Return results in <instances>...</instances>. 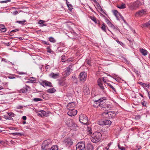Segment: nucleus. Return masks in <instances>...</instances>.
Segmentation results:
<instances>
[{
	"mask_svg": "<svg viewBox=\"0 0 150 150\" xmlns=\"http://www.w3.org/2000/svg\"><path fill=\"white\" fill-rule=\"evenodd\" d=\"M75 104L73 102H71L69 103L67 105V107L68 109L71 108L72 109H74L75 107Z\"/></svg>",
	"mask_w": 150,
	"mask_h": 150,
	"instance_id": "21",
	"label": "nucleus"
},
{
	"mask_svg": "<svg viewBox=\"0 0 150 150\" xmlns=\"http://www.w3.org/2000/svg\"><path fill=\"white\" fill-rule=\"evenodd\" d=\"M104 114L106 115L108 114L109 118H113L114 117H115L116 115V114L114 112H105L103 113L102 115H103Z\"/></svg>",
	"mask_w": 150,
	"mask_h": 150,
	"instance_id": "17",
	"label": "nucleus"
},
{
	"mask_svg": "<svg viewBox=\"0 0 150 150\" xmlns=\"http://www.w3.org/2000/svg\"><path fill=\"white\" fill-rule=\"evenodd\" d=\"M150 86V83H149L148 84L145 83V85H144L143 87L144 88H149Z\"/></svg>",
	"mask_w": 150,
	"mask_h": 150,
	"instance_id": "40",
	"label": "nucleus"
},
{
	"mask_svg": "<svg viewBox=\"0 0 150 150\" xmlns=\"http://www.w3.org/2000/svg\"><path fill=\"white\" fill-rule=\"evenodd\" d=\"M18 13V11H15L13 12V14L14 15H16V14H17Z\"/></svg>",
	"mask_w": 150,
	"mask_h": 150,
	"instance_id": "50",
	"label": "nucleus"
},
{
	"mask_svg": "<svg viewBox=\"0 0 150 150\" xmlns=\"http://www.w3.org/2000/svg\"><path fill=\"white\" fill-rule=\"evenodd\" d=\"M107 85L108 86H109L111 88H112L114 91H115V88L113 87L109 83H107Z\"/></svg>",
	"mask_w": 150,
	"mask_h": 150,
	"instance_id": "36",
	"label": "nucleus"
},
{
	"mask_svg": "<svg viewBox=\"0 0 150 150\" xmlns=\"http://www.w3.org/2000/svg\"><path fill=\"white\" fill-rule=\"evenodd\" d=\"M91 19L94 22L96 23V20L95 18L94 17H91Z\"/></svg>",
	"mask_w": 150,
	"mask_h": 150,
	"instance_id": "47",
	"label": "nucleus"
},
{
	"mask_svg": "<svg viewBox=\"0 0 150 150\" xmlns=\"http://www.w3.org/2000/svg\"><path fill=\"white\" fill-rule=\"evenodd\" d=\"M138 83L140 84V85L142 86L143 87L144 85H145V83H144L142 82H139Z\"/></svg>",
	"mask_w": 150,
	"mask_h": 150,
	"instance_id": "49",
	"label": "nucleus"
},
{
	"mask_svg": "<svg viewBox=\"0 0 150 150\" xmlns=\"http://www.w3.org/2000/svg\"><path fill=\"white\" fill-rule=\"evenodd\" d=\"M65 56H63L62 58V61L63 62H64L65 61L64 59Z\"/></svg>",
	"mask_w": 150,
	"mask_h": 150,
	"instance_id": "51",
	"label": "nucleus"
},
{
	"mask_svg": "<svg viewBox=\"0 0 150 150\" xmlns=\"http://www.w3.org/2000/svg\"><path fill=\"white\" fill-rule=\"evenodd\" d=\"M49 41L52 42H56V40L52 37H50L49 38Z\"/></svg>",
	"mask_w": 150,
	"mask_h": 150,
	"instance_id": "35",
	"label": "nucleus"
},
{
	"mask_svg": "<svg viewBox=\"0 0 150 150\" xmlns=\"http://www.w3.org/2000/svg\"><path fill=\"white\" fill-rule=\"evenodd\" d=\"M51 143V141L50 140L44 141L42 145V148L43 150H47L49 149V145Z\"/></svg>",
	"mask_w": 150,
	"mask_h": 150,
	"instance_id": "6",
	"label": "nucleus"
},
{
	"mask_svg": "<svg viewBox=\"0 0 150 150\" xmlns=\"http://www.w3.org/2000/svg\"><path fill=\"white\" fill-rule=\"evenodd\" d=\"M3 43L5 45H6L7 46H10L11 44L10 42L5 43V42H4Z\"/></svg>",
	"mask_w": 150,
	"mask_h": 150,
	"instance_id": "48",
	"label": "nucleus"
},
{
	"mask_svg": "<svg viewBox=\"0 0 150 150\" xmlns=\"http://www.w3.org/2000/svg\"><path fill=\"white\" fill-rule=\"evenodd\" d=\"M66 2L67 6L69 10H71L73 8L72 6L69 4V2L67 0H66Z\"/></svg>",
	"mask_w": 150,
	"mask_h": 150,
	"instance_id": "26",
	"label": "nucleus"
},
{
	"mask_svg": "<svg viewBox=\"0 0 150 150\" xmlns=\"http://www.w3.org/2000/svg\"><path fill=\"white\" fill-rule=\"evenodd\" d=\"M18 74L20 75L24 74H25V73H23L22 72H19Z\"/></svg>",
	"mask_w": 150,
	"mask_h": 150,
	"instance_id": "52",
	"label": "nucleus"
},
{
	"mask_svg": "<svg viewBox=\"0 0 150 150\" xmlns=\"http://www.w3.org/2000/svg\"><path fill=\"white\" fill-rule=\"evenodd\" d=\"M40 84L43 86H52L51 83L49 81H43L40 82Z\"/></svg>",
	"mask_w": 150,
	"mask_h": 150,
	"instance_id": "13",
	"label": "nucleus"
},
{
	"mask_svg": "<svg viewBox=\"0 0 150 150\" xmlns=\"http://www.w3.org/2000/svg\"><path fill=\"white\" fill-rule=\"evenodd\" d=\"M56 90L54 88H50L47 90V92L50 93H52L55 92Z\"/></svg>",
	"mask_w": 150,
	"mask_h": 150,
	"instance_id": "27",
	"label": "nucleus"
},
{
	"mask_svg": "<svg viewBox=\"0 0 150 150\" xmlns=\"http://www.w3.org/2000/svg\"><path fill=\"white\" fill-rule=\"evenodd\" d=\"M14 135L21 136L23 134L22 133H12Z\"/></svg>",
	"mask_w": 150,
	"mask_h": 150,
	"instance_id": "39",
	"label": "nucleus"
},
{
	"mask_svg": "<svg viewBox=\"0 0 150 150\" xmlns=\"http://www.w3.org/2000/svg\"><path fill=\"white\" fill-rule=\"evenodd\" d=\"M72 67V66L71 65H69L65 71L62 74L64 75V77L68 76L70 74L71 71H72V70L71 69Z\"/></svg>",
	"mask_w": 150,
	"mask_h": 150,
	"instance_id": "9",
	"label": "nucleus"
},
{
	"mask_svg": "<svg viewBox=\"0 0 150 150\" xmlns=\"http://www.w3.org/2000/svg\"><path fill=\"white\" fill-rule=\"evenodd\" d=\"M105 22L108 24V26L114 29H117V28H116L115 26L108 20L107 18H105Z\"/></svg>",
	"mask_w": 150,
	"mask_h": 150,
	"instance_id": "16",
	"label": "nucleus"
},
{
	"mask_svg": "<svg viewBox=\"0 0 150 150\" xmlns=\"http://www.w3.org/2000/svg\"><path fill=\"white\" fill-rule=\"evenodd\" d=\"M87 91V94H88V93H90V92H89V89L88 88L87 90H86Z\"/></svg>",
	"mask_w": 150,
	"mask_h": 150,
	"instance_id": "63",
	"label": "nucleus"
},
{
	"mask_svg": "<svg viewBox=\"0 0 150 150\" xmlns=\"http://www.w3.org/2000/svg\"><path fill=\"white\" fill-rule=\"evenodd\" d=\"M10 129L12 130H17V129L14 128L13 127H11V128Z\"/></svg>",
	"mask_w": 150,
	"mask_h": 150,
	"instance_id": "61",
	"label": "nucleus"
},
{
	"mask_svg": "<svg viewBox=\"0 0 150 150\" xmlns=\"http://www.w3.org/2000/svg\"><path fill=\"white\" fill-rule=\"evenodd\" d=\"M143 26L144 27H150V21L149 22L144 23L143 25Z\"/></svg>",
	"mask_w": 150,
	"mask_h": 150,
	"instance_id": "32",
	"label": "nucleus"
},
{
	"mask_svg": "<svg viewBox=\"0 0 150 150\" xmlns=\"http://www.w3.org/2000/svg\"><path fill=\"white\" fill-rule=\"evenodd\" d=\"M45 22V21L42 20H40L39 21L38 23L42 25V26H46V24H44Z\"/></svg>",
	"mask_w": 150,
	"mask_h": 150,
	"instance_id": "30",
	"label": "nucleus"
},
{
	"mask_svg": "<svg viewBox=\"0 0 150 150\" xmlns=\"http://www.w3.org/2000/svg\"><path fill=\"white\" fill-rule=\"evenodd\" d=\"M105 100L104 98H103L99 99L98 100H96L94 102L93 106L95 107H98L100 106L103 104V102Z\"/></svg>",
	"mask_w": 150,
	"mask_h": 150,
	"instance_id": "5",
	"label": "nucleus"
},
{
	"mask_svg": "<svg viewBox=\"0 0 150 150\" xmlns=\"http://www.w3.org/2000/svg\"><path fill=\"white\" fill-rule=\"evenodd\" d=\"M102 80L101 79H99L98 80V85L102 90L104 89L105 88L103 86V84L102 83Z\"/></svg>",
	"mask_w": 150,
	"mask_h": 150,
	"instance_id": "20",
	"label": "nucleus"
},
{
	"mask_svg": "<svg viewBox=\"0 0 150 150\" xmlns=\"http://www.w3.org/2000/svg\"><path fill=\"white\" fill-rule=\"evenodd\" d=\"M49 76L52 78L56 79L59 77V73H57L55 74L54 73H52L49 75Z\"/></svg>",
	"mask_w": 150,
	"mask_h": 150,
	"instance_id": "18",
	"label": "nucleus"
},
{
	"mask_svg": "<svg viewBox=\"0 0 150 150\" xmlns=\"http://www.w3.org/2000/svg\"><path fill=\"white\" fill-rule=\"evenodd\" d=\"M141 148V146L137 145L136 146V150H139Z\"/></svg>",
	"mask_w": 150,
	"mask_h": 150,
	"instance_id": "45",
	"label": "nucleus"
},
{
	"mask_svg": "<svg viewBox=\"0 0 150 150\" xmlns=\"http://www.w3.org/2000/svg\"><path fill=\"white\" fill-rule=\"evenodd\" d=\"M6 29L5 28H2L1 29V32H5L6 31Z\"/></svg>",
	"mask_w": 150,
	"mask_h": 150,
	"instance_id": "41",
	"label": "nucleus"
},
{
	"mask_svg": "<svg viewBox=\"0 0 150 150\" xmlns=\"http://www.w3.org/2000/svg\"><path fill=\"white\" fill-rule=\"evenodd\" d=\"M120 149L121 150H125V148L123 146H122L121 148H120Z\"/></svg>",
	"mask_w": 150,
	"mask_h": 150,
	"instance_id": "55",
	"label": "nucleus"
},
{
	"mask_svg": "<svg viewBox=\"0 0 150 150\" xmlns=\"http://www.w3.org/2000/svg\"><path fill=\"white\" fill-rule=\"evenodd\" d=\"M120 17L124 21V22H125V20H124V18L120 14Z\"/></svg>",
	"mask_w": 150,
	"mask_h": 150,
	"instance_id": "57",
	"label": "nucleus"
},
{
	"mask_svg": "<svg viewBox=\"0 0 150 150\" xmlns=\"http://www.w3.org/2000/svg\"><path fill=\"white\" fill-rule=\"evenodd\" d=\"M79 120L81 123L84 125L86 124L88 121V117L84 115H80L79 116Z\"/></svg>",
	"mask_w": 150,
	"mask_h": 150,
	"instance_id": "4",
	"label": "nucleus"
},
{
	"mask_svg": "<svg viewBox=\"0 0 150 150\" xmlns=\"http://www.w3.org/2000/svg\"><path fill=\"white\" fill-rule=\"evenodd\" d=\"M58 148L57 146L56 145H54L52 146L50 150H58Z\"/></svg>",
	"mask_w": 150,
	"mask_h": 150,
	"instance_id": "31",
	"label": "nucleus"
},
{
	"mask_svg": "<svg viewBox=\"0 0 150 150\" xmlns=\"http://www.w3.org/2000/svg\"><path fill=\"white\" fill-rule=\"evenodd\" d=\"M102 80L104 82V84L105 86H106V85H107V83H108L107 82L109 81L106 78L104 77H102Z\"/></svg>",
	"mask_w": 150,
	"mask_h": 150,
	"instance_id": "29",
	"label": "nucleus"
},
{
	"mask_svg": "<svg viewBox=\"0 0 150 150\" xmlns=\"http://www.w3.org/2000/svg\"><path fill=\"white\" fill-rule=\"evenodd\" d=\"M46 115V112L44 110H41L38 113V115L39 116H40L41 117H43Z\"/></svg>",
	"mask_w": 150,
	"mask_h": 150,
	"instance_id": "22",
	"label": "nucleus"
},
{
	"mask_svg": "<svg viewBox=\"0 0 150 150\" xmlns=\"http://www.w3.org/2000/svg\"><path fill=\"white\" fill-rule=\"evenodd\" d=\"M64 142L66 145L69 147L72 145L73 143L71 139L70 138L65 139L64 141Z\"/></svg>",
	"mask_w": 150,
	"mask_h": 150,
	"instance_id": "12",
	"label": "nucleus"
},
{
	"mask_svg": "<svg viewBox=\"0 0 150 150\" xmlns=\"http://www.w3.org/2000/svg\"><path fill=\"white\" fill-rule=\"evenodd\" d=\"M25 21H17V22L19 24H23L25 22Z\"/></svg>",
	"mask_w": 150,
	"mask_h": 150,
	"instance_id": "43",
	"label": "nucleus"
},
{
	"mask_svg": "<svg viewBox=\"0 0 150 150\" xmlns=\"http://www.w3.org/2000/svg\"><path fill=\"white\" fill-rule=\"evenodd\" d=\"M142 104L143 105L145 106L146 104L145 102L144 101L143 102H142Z\"/></svg>",
	"mask_w": 150,
	"mask_h": 150,
	"instance_id": "53",
	"label": "nucleus"
},
{
	"mask_svg": "<svg viewBox=\"0 0 150 150\" xmlns=\"http://www.w3.org/2000/svg\"><path fill=\"white\" fill-rule=\"evenodd\" d=\"M22 118L23 120H25L26 119V117L25 116H23Z\"/></svg>",
	"mask_w": 150,
	"mask_h": 150,
	"instance_id": "59",
	"label": "nucleus"
},
{
	"mask_svg": "<svg viewBox=\"0 0 150 150\" xmlns=\"http://www.w3.org/2000/svg\"><path fill=\"white\" fill-rule=\"evenodd\" d=\"M47 52L49 53H51V52H52L51 50L49 47H47Z\"/></svg>",
	"mask_w": 150,
	"mask_h": 150,
	"instance_id": "46",
	"label": "nucleus"
},
{
	"mask_svg": "<svg viewBox=\"0 0 150 150\" xmlns=\"http://www.w3.org/2000/svg\"><path fill=\"white\" fill-rule=\"evenodd\" d=\"M87 76V73L86 72L83 71L80 73L79 78L80 81L84 82L86 80Z\"/></svg>",
	"mask_w": 150,
	"mask_h": 150,
	"instance_id": "7",
	"label": "nucleus"
},
{
	"mask_svg": "<svg viewBox=\"0 0 150 150\" xmlns=\"http://www.w3.org/2000/svg\"><path fill=\"white\" fill-rule=\"evenodd\" d=\"M8 115L10 116H11L12 117H14L15 115L14 113H13V112H7Z\"/></svg>",
	"mask_w": 150,
	"mask_h": 150,
	"instance_id": "38",
	"label": "nucleus"
},
{
	"mask_svg": "<svg viewBox=\"0 0 150 150\" xmlns=\"http://www.w3.org/2000/svg\"><path fill=\"white\" fill-rule=\"evenodd\" d=\"M101 25H102V27H101V28L102 29L103 31L105 32H106V28H105L106 25H105V24H104V23H103V24H102Z\"/></svg>",
	"mask_w": 150,
	"mask_h": 150,
	"instance_id": "33",
	"label": "nucleus"
},
{
	"mask_svg": "<svg viewBox=\"0 0 150 150\" xmlns=\"http://www.w3.org/2000/svg\"><path fill=\"white\" fill-rule=\"evenodd\" d=\"M104 102H103V104L100 106V107L103 110L107 111L109 110L111 108L110 105H107L106 104H103Z\"/></svg>",
	"mask_w": 150,
	"mask_h": 150,
	"instance_id": "14",
	"label": "nucleus"
},
{
	"mask_svg": "<svg viewBox=\"0 0 150 150\" xmlns=\"http://www.w3.org/2000/svg\"><path fill=\"white\" fill-rule=\"evenodd\" d=\"M148 96L149 98L150 99V93L148 92Z\"/></svg>",
	"mask_w": 150,
	"mask_h": 150,
	"instance_id": "64",
	"label": "nucleus"
},
{
	"mask_svg": "<svg viewBox=\"0 0 150 150\" xmlns=\"http://www.w3.org/2000/svg\"><path fill=\"white\" fill-rule=\"evenodd\" d=\"M18 31V29H15V30H12L11 32H16V31Z\"/></svg>",
	"mask_w": 150,
	"mask_h": 150,
	"instance_id": "62",
	"label": "nucleus"
},
{
	"mask_svg": "<svg viewBox=\"0 0 150 150\" xmlns=\"http://www.w3.org/2000/svg\"><path fill=\"white\" fill-rule=\"evenodd\" d=\"M88 150H93V147L91 144H89L88 145L87 147Z\"/></svg>",
	"mask_w": 150,
	"mask_h": 150,
	"instance_id": "34",
	"label": "nucleus"
},
{
	"mask_svg": "<svg viewBox=\"0 0 150 150\" xmlns=\"http://www.w3.org/2000/svg\"><path fill=\"white\" fill-rule=\"evenodd\" d=\"M140 51L144 56H146L148 52L143 48H140Z\"/></svg>",
	"mask_w": 150,
	"mask_h": 150,
	"instance_id": "24",
	"label": "nucleus"
},
{
	"mask_svg": "<svg viewBox=\"0 0 150 150\" xmlns=\"http://www.w3.org/2000/svg\"><path fill=\"white\" fill-rule=\"evenodd\" d=\"M1 61H4V62H7V61L6 60V59H4L3 58H1Z\"/></svg>",
	"mask_w": 150,
	"mask_h": 150,
	"instance_id": "54",
	"label": "nucleus"
},
{
	"mask_svg": "<svg viewBox=\"0 0 150 150\" xmlns=\"http://www.w3.org/2000/svg\"><path fill=\"white\" fill-rule=\"evenodd\" d=\"M42 99L38 98H35L33 99V100L35 102H37L42 101Z\"/></svg>",
	"mask_w": 150,
	"mask_h": 150,
	"instance_id": "37",
	"label": "nucleus"
},
{
	"mask_svg": "<svg viewBox=\"0 0 150 150\" xmlns=\"http://www.w3.org/2000/svg\"><path fill=\"white\" fill-rule=\"evenodd\" d=\"M141 5L142 4L140 1H137L129 4L128 6L130 10L134 11L137 10Z\"/></svg>",
	"mask_w": 150,
	"mask_h": 150,
	"instance_id": "2",
	"label": "nucleus"
},
{
	"mask_svg": "<svg viewBox=\"0 0 150 150\" xmlns=\"http://www.w3.org/2000/svg\"><path fill=\"white\" fill-rule=\"evenodd\" d=\"M117 7L120 9H124L126 8V6L125 4L122 3L121 5L118 6Z\"/></svg>",
	"mask_w": 150,
	"mask_h": 150,
	"instance_id": "28",
	"label": "nucleus"
},
{
	"mask_svg": "<svg viewBox=\"0 0 150 150\" xmlns=\"http://www.w3.org/2000/svg\"><path fill=\"white\" fill-rule=\"evenodd\" d=\"M113 14L115 16L117 19L118 20H119V18H118V15H120V14L118 13V11L117 10H114L113 11Z\"/></svg>",
	"mask_w": 150,
	"mask_h": 150,
	"instance_id": "25",
	"label": "nucleus"
},
{
	"mask_svg": "<svg viewBox=\"0 0 150 150\" xmlns=\"http://www.w3.org/2000/svg\"><path fill=\"white\" fill-rule=\"evenodd\" d=\"M30 87L27 86H25L23 88L20 90V93H25L30 91Z\"/></svg>",
	"mask_w": 150,
	"mask_h": 150,
	"instance_id": "15",
	"label": "nucleus"
},
{
	"mask_svg": "<svg viewBox=\"0 0 150 150\" xmlns=\"http://www.w3.org/2000/svg\"><path fill=\"white\" fill-rule=\"evenodd\" d=\"M76 150H83L85 148L84 142H79L76 146Z\"/></svg>",
	"mask_w": 150,
	"mask_h": 150,
	"instance_id": "8",
	"label": "nucleus"
},
{
	"mask_svg": "<svg viewBox=\"0 0 150 150\" xmlns=\"http://www.w3.org/2000/svg\"><path fill=\"white\" fill-rule=\"evenodd\" d=\"M10 1H11L10 0H6L5 1H0V3H6L8 2H10Z\"/></svg>",
	"mask_w": 150,
	"mask_h": 150,
	"instance_id": "42",
	"label": "nucleus"
},
{
	"mask_svg": "<svg viewBox=\"0 0 150 150\" xmlns=\"http://www.w3.org/2000/svg\"><path fill=\"white\" fill-rule=\"evenodd\" d=\"M102 138L101 133L98 132H95L92 135L91 140L94 143H96L101 140Z\"/></svg>",
	"mask_w": 150,
	"mask_h": 150,
	"instance_id": "1",
	"label": "nucleus"
},
{
	"mask_svg": "<svg viewBox=\"0 0 150 150\" xmlns=\"http://www.w3.org/2000/svg\"><path fill=\"white\" fill-rule=\"evenodd\" d=\"M87 63L89 65H90V62L89 60H87L86 61Z\"/></svg>",
	"mask_w": 150,
	"mask_h": 150,
	"instance_id": "58",
	"label": "nucleus"
},
{
	"mask_svg": "<svg viewBox=\"0 0 150 150\" xmlns=\"http://www.w3.org/2000/svg\"><path fill=\"white\" fill-rule=\"evenodd\" d=\"M65 123L71 129H74L77 127V125H76L74 122L72 120L70 119H67L65 120Z\"/></svg>",
	"mask_w": 150,
	"mask_h": 150,
	"instance_id": "3",
	"label": "nucleus"
},
{
	"mask_svg": "<svg viewBox=\"0 0 150 150\" xmlns=\"http://www.w3.org/2000/svg\"><path fill=\"white\" fill-rule=\"evenodd\" d=\"M69 111L67 112L68 115L70 116H73L75 115L77 113V111L74 109L69 108Z\"/></svg>",
	"mask_w": 150,
	"mask_h": 150,
	"instance_id": "11",
	"label": "nucleus"
},
{
	"mask_svg": "<svg viewBox=\"0 0 150 150\" xmlns=\"http://www.w3.org/2000/svg\"><path fill=\"white\" fill-rule=\"evenodd\" d=\"M100 11L102 12H103V13H104V14H105V13L104 12V11L102 9V8H100Z\"/></svg>",
	"mask_w": 150,
	"mask_h": 150,
	"instance_id": "60",
	"label": "nucleus"
},
{
	"mask_svg": "<svg viewBox=\"0 0 150 150\" xmlns=\"http://www.w3.org/2000/svg\"><path fill=\"white\" fill-rule=\"evenodd\" d=\"M31 78L32 79H33V80H30V81L31 82L33 83H35L36 80L33 77H31Z\"/></svg>",
	"mask_w": 150,
	"mask_h": 150,
	"instance_id": "44",
	"label": "nucleus"
},
{
	"mask_svg": "<svg viewBox=\"0 0 150 150\" xmlns=\"http://www.w3.org/2000/svg\"><path fill=\"white\" fill-rule=\"evenodd\" d=\"M147 11L146 9H142L136 12L135 16L136 17L141 16L146 14Z\"/></svg>",
	"mask_w": 150,
	"mask_h": 150,
	"instance_id": "10",
	"label": "nucleus"
},
{
	"mask_svg": "<svg viewBox=\"0 0 150 150\" xmlns=\"http://www.w3.org/2000/svg\"><path fill=\"white\" fill-rule=\"evenodd\" d=\"M58 83L59 85L64 87H66L67 85V83L64 81L60 80L58 82Z\"/></svg>",
	"mask_w": 150,
	"mask_h": 150,
	"instance_id": "23",
	"label": "nucleus"
},
{
	"mask_svg": "<svg viewBox=\"0 0 150 150\" xmlns=\"http://www.w3.org/2000/svg\"><path fill=\"white\" fill-rule=\"evenodd\" d=\"M4 118H5L6 120H8V117L7 116H6V115H4Z\"/></svg>",
	"mask_w": 150,
	"mask_h": 150,
	"instance_id": "56",
	"label": "nucleus"
},
{
	"mask_svg": "<svg viewBox=\"0 0 150 150\" xmlns=\"http://www.w3.org/2000/svg\"><path fill=\"white\" fill-rule=\"evenodd\" d=\"M103 123L102 124H99V125H101L103 124L105 125H110L112 122L110 120H104L103 121H102Z\"/></svg>",
	"mask_w": 150,
	"mask_h": 150,
	"instance_id": "19",
	"label": "nucleus"
}]
</instances>
